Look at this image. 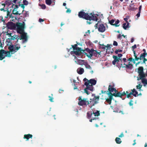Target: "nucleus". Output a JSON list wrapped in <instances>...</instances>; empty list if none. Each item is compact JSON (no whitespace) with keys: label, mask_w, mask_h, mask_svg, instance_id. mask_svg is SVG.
<instances>
[{"label":"nucleus","mask_w":147,"mask_h":147,"mask_svg":"<svg viewBox=\"0 0 147 147\" xmlns=\"http://www.w3.org/2000/svg\"><path fill=\"white\" fill-rule=\"evenodd\" d=\"M86 51L88 52L89 54V56L92 57V56H94L95 57H98L101 56L100 54L101 52L99 51L98 52L96 50H94L93 49H90L88 48L86 49Z\"/></svg>","instance_id":"nucleus-7"},{"label":"nucleus","mask_w":147,"mask_h":147,"mask_svg":"<svg viewBox=\"0 0 147 147\" xmlns=\"http://www.w3.org/2000/svg\"><path fill=\"white\" fill-rule=\"evenodd\" d=\"M41 7L43 9H45L46 8V6L45 5L42 4L41 5Z\"/></svg>","instance_id":"nucleus-37"},{"label":"nucleus","mask_w":147,"mask_h":147,"mask_svg":"<svg viewBox=\"0 0 147 147\" xmlns=\"http://www.w3.org/2000/svg\"><path fill=\"white\" fill-rule=\"evenodd\" d=\"M18 37V36L16 35H14L12 36V39L14 40V39H16Z\"/></svg>","instance_id":"nucleus-34"},{"label":"nucleus","mask_w":147,"mask_h":147,"mask_svg":"<svg viewBox=\"0 0 147 147\" xmlns=\"http://www.w3.org/2000/svg\"><path fill=\"white\" fill-rule=\"evenodd\" d=\"M121 35L119 34L118 35L117 38H118L121 40Z\"/></svg>","instance_id":"nucleus-42"},{"label":"nucleus","mask_w":147,"mask_h":147,"mask_svg":"<svg viewBox=\"0 0 147 147\" xmlns=\"http://www.w3.org/2000/svg\"><path fill=\"white\" fill-rule=\"evenodd\" d=\"M11 4V1L9 0H7L5 1L4 3H0V6H2L4 8L5 7V5H7L8 6L10 5Z\"/></svg>","instance_id":"nucleus-15"},{"label":"nucleus","mask_w":147,"mask_h":147,"mask_svg":"<svg viewBox=\"0 0 147 147\" xmlns=\"http://www.w3.org/2000/svg\"><path fill=\"white\" fill-rule=\"evenodd\" d=\"M142 82L144 84V86H145L147 85V80L144 78H142Z\"/></svg>","instance_id":"nucleus-22"},{"label":"nucleus","mask_w":147,"mask_h":147,"mask_svg":"<svg viewBox=\"0 0 147 147\" xmlns=\"http://www.w3.org/2000/svg\"><path fill=\"white\" fill-rule=\"evenodd\" d=\"M19 23H17L16 25L15 24L12 22H9L7 24V26L8 28L11 29H17V26L18 24Z\"/></svg>","instance_id":"nucleus-12"},{"label":"nucleus","mask_w":147,"mask_h":147,"mask_svg":"<svg viewBox=\"0 0 147 147\" xmlns=\"http://www.w3.org/2000/svg\"><path fill=\"white\" fill-rule=\"evenodd\" d=\"M86 33H88L89 34L90 33V31L89 30H88V31L87 32H86Z\"/></svg>","instance_id":"nucleus-58"},{"label":"nucleus","mask_w":147,"mask_h":147,"mask_svg":"<svg viewBox=\"0 0 147 147\" xmlns=\"http://www.w3.org/2000/svg\"><path fill=\"white\" fill-rule=\"evenodd\" d=\"M71 12V10L69 9H67V10L66 11L67 13H70Z\"/></svg>","instance_id":"nucleus-41"},{"label":"nucleus","mask_w":147,"mask_h":147,"mask_svg":"<svg viewBox=\"0 0 147 147\" xmlns=\"http://www.w3.org/2000/svg\"><path fill=\"white\" fill-rule=\"evenodd\" d=\"M129 60L131 61H132L134 62V63H135V60L134 59H133L132 58H130L129 59Z\"/></svg>","instance_id":"nucleus-35"},{"label":"nucleus","mask_w":147,"mask_h":147,"mask_svg":"<svg viewBox=\"0 0 147 147\" xmlns=\"http://www.w3.org/2000/svg\"><path fill=\"white\" fill-rule=\"evenodd\" d=\"M86 61L84 60L79 59L77 61H75V62L79 65H84V63H86Z\"/></svg>","instance_id":"nucleus-18"},{"label":"nucleus","mask_w":147,"mask_h":147,"mask_svg":"<svg viewBox=\"0 0 147 147\" xmlns=\"http://www.w3.org/2000/svg\"><path fill=\"white\" fill-rule=\"evenodd\" d=\"M83 80L84 82H88V81H89V80H88V79H87L86 78H85Z\"/></svg>","instance_id":"nucleus-45"},{"label":"nucleus","mask_w":147,"mask_h":147,"mask_svg":"<svg viewBox=\"0 0 147 147\" xmlns=\"http://www.w3.org/2000/svg\"><path fill=\"white\" fill-rule=\"evenodd\" d=\"M113 58L114 59V60L112 62V63L113 65H116L119 68L121 67H125V66L124 65L125 63H123L120 58H118V57L115 56H113Z\"/></svg>","instance_id":"nucleus-5"},{"label":"nucleus","mask_w":147,"mask_h":147,"mask_svg":"<svg viewBox=\"0 0 147 147\" xmlns=\"http://www.w3.org/2000/svg\"><path fill=\"white\" fill-rule=\"evenodd\" d=\"M129 104L130 106H131L132 105V104L131 103V102H130Z\"/></svg>","instance_id":"nucleus-61"},{"label":"nucleus","mask_w":147,"mask_h":147,"mask_svg":"<svg viewBox=\"0 0 147 147\" xmlns=\"http://www.w3.org/2000/svg\"><path fill=\"white\" fill-rule=\"evenodd\" d=\"M133 95L135 96H136V95L138 94V92L135 89H134L132 90V92H131Z\"/></svg>","instance_id":"nucleus-23"},{"label":"nucleus","mask_w":147,"mask_h":147,"mask_svg":"<svg viewBox=\"0 0 147 147\" xmlns=\"http://www.w3.org/2000/svg\"><path fill=\"white\" fill-rule=\"evenodd\" d=\"M96 83V80L94 79H92L89 80L88 82H85L84 85L87 86V89L91 91L93 90V85H95Z\"/></svg>","instance_id":"nucleus-6"},{"label":"nucleus","mask_w":147,"mask_h":147,"mask_svg":"<svg viewBox=\"0 0 147 147\" xmlns=\"http://www.w3.org/2000/svg\"><path fill=\"white\" fill-rule=\"evenodd\" d=\"M127 63H125L124 65H125V67L129 69L132 68L133 67L132 65L130 64L129 63L128 64Z\"/></svg>","instance_id":"nucleus-21"},{"label":"nucleus","mask_w":147,"mask_h":147,"mask_svg":"<svg viewBox=\"0 0 147 147\" xmlns=\"http://www.w3.org/2000/svg\"><path fill=\"white\" fill-rule=\"evenodd\" d=\"M92 111H89L87 113V116L88 118L90 119L91 118V116L92 115Z\"/></svg>","instance_id":"nucleus-26"},{"label":"nucleus","mask_w":147,"mask_h":147,"mask_svg":"<svg viewBox=\"0 0 147 147\" xmlns=\"http://www.w3.org/2000/svg\"><path fill=\"white\" fill-rule=\"evenodd\" d=\"M99 100V97L98 96H94L92 99H90V101H88V105L89 106L91 107L95 104L98 103V101Z\"/></svg>","instance_id":"nucleus-8"},{"label":"nucleus","mask_w":147,"mask_h":147,"mask_svg":"<svg viewBox=\"0 0 147 147\" xmlns=\"http://www.w3.org/2000/svg\"><path fill=\"white\" fill-rule=\"evenodd\" d=\"M45 2L47 4L50 5L51 3V0H46Z\"/></svg>","instance_id":"nucleus-31"},{"label":"nucleus","mask_w":147,"mask_h":147,"mask_svg":"<svg viewBox=\"0 0 147 147\" xmlns=\"http://www.w3.org/2000/svg\"><path fill=\"white\" fill-rule=\"evenodd\" d=\"M17 1V0H13V2L14 3H16Z\"/></svg>","instance_id":"nucleus-57"},{"label":"nucleus","mask_w":147,"mask_h":147,"mask_svg":"<svg viewBox=\"0 0 147 147\" xmlns=\"http://www.w3.org/2000/svg\"><path fill=\"white\" fill-rule=\"evenodd\" d=\"M66 5V3H63V5L64 6H65Z\"/></svg>","instance_id":"nucleus-60"},{"label":"nucleus","mask_w":147,"mask_h":147,"mask_svg":"<svg viewBox=\"0 0 147 147\" xmlns=\"http://www.w3.org/2000/svg\"><path fill=\"white\" fill-rule=\"evenodd\" d=\"M134 41V38H131V42H133Z\"/></svg>","instance_id":"nucleus-51"},{"label":"nucleus","mask_w":147,"mask_h":147,"mask_svg":"<svg viewBox=\"0 0 147 147\" xmlns=\"http://www.w3.org/2000/svg\"><path fill=\"white\" fill-rule=\"evenodd\" d=\"M146 56V54L145 53H142L140 57V59L144 58Z\"/></svg>","instance_id":"nucleus-30"},{"label":"nucleus","mask_w":147,"mask_h":147,"mask_svg":"<svg viewBox=\"0 0 147 147\" xmlns=\"http://www.w3.org/2000/svg\"><path fill=\"white\" fill-rule=\"evenodd\" d=\"M87 90H89L88 89H87V87L85 89H84L85 92L87 94H89L90 93L87 91Z\"/></svg>","instance_id":"nucleus-36"},{"label":"nucleus","mask_w":147,"mask_h":147,"mask_svg":"<svg viewBox=\"0 0 147 147\" xmlns=\"http://www.w3.org/2000/svg\"><path fill=\"white\" fill-rule=\"evenodd\" d=\"M98 15L96 14H92L91 13L90 14V16L88 15V19L87 20H92L94 21H97V17L98 16Z\"/></svg>","instance_id":"nucleus-14"},{"label":"nucleus","mask_w":147,"mask_h":147,"mask_svg":"<svg viewBox=\"0 0 147 147\" xmlns=\"http://www.w3.org/2000/svg\"><path fill=\"white\" fill-rule=\"evenodd\" d=\"M129 17L128 16H127L126 18H124V20L125 21H126L127 22H127H128L127 21V20L129 19Z\"/></svg>","instance_id":"nucleus-38"},{"label":"nucleus","mask_w":147,"mask_h":147,"mask_svg":"<svg viewBox=\"0 0 147 147\" xmlns=\"http://www.w3.org/2000/svg\"><path fill=\"white\" fill-rule=\"evenodd\" d=\"M15 9H14L13 10V13L14 14H17V13H16V12H14V11H15Z\"/></svg>","instance_id":"nucleus-54"},{"label":"nucleus","mask_w":147,"mask_h":147,"mask_svg":"<svg viewBox=\"0 0 147 147\" xmlns=\"http://www.w3.org/2000/svg\"><path fill=\"white\" fill-rule=\"evenodd\" d=\"M49 97L50 98L49 99V100H50V101L51 102H53V98H52V97H51L50 96H49Z\"/></svg>","instance_id":"nucleus-47"},{"label":"nucleus","mask_w":147,"mask_h":147,"mask_svg":"<svg viewBox=\"0 0 147 147\" xmlns=\"http://www.w3.org/2000/svg\"><path fill=\"white\" fill-rule=\"evenodd\" d=\"M140 12L139 11L137 14L136 15V16L138 18L140 16Z\"/></svg>","instance_id":"nucleus-44"},{"label":"nucleus","mask_w":147,"mask_h":147,"mask_svg":"<svg viewBox=\"0 0 147 147\" xmlns=\"http://www.w3.org/2000/svg\"><path fill=\"white\" fill-rule=\"evenodd\" d=\"M143 68L142 67H140L138 70L139 76L140 79L145 77V74L143 72Z\"/></svg>","instance_id":"nucleus-11"},{"label":"nucleus","mask_w":147,"mask_h":147,"mask_svg":"<svg viewBox=\"0 0 147 147\" xmlns=\"http://www.w3.org/2000/svg\"><path fill=\"white\" fill-rule=\"evenodd\" d=\"M123 136V133H121L120 135L119 136V137H122Z\"/></svg>","instance_id":"nucleus-50"},{"label":"nucleus","mask_w":147,"mask_h":147,"mask_svg":"<svg viewBox=\"0 0 147 147\" xmlns=\"http://www.w3.org/2000/svg\"><path fill=\"white\" fill-rule=\"evenodd\" d=\"M23 3V4L25 5H27L28 4V2L26 0H24Z\"/></svg>","instance_id":"nucleus-32"},{"label":"nucleus","mask_w":147,"mask_h":147,"mask_svg":"<svg viewBox=\"0 0 147 147\" xmlns=\"http://www.w3.org/2000/svg\"><path fill=\"white\" fill-rule=\"evenodd\" d=\"M108 90L110 93L105 92L102 94V96L103 97L102 98L106 99V101L109 104H111L112 99V96L111 94L115 96L121 97L122 96L121 93L117 92V91L114 88V85L113 84L109 86Z\"/></svg>","instance_id":"nucleus-1"},{"label":"nucleus","mask_w":147,"mask_h":147,"mask_svg":"<svg viewBox=\"0 0 147 147\" xmlns=\"http://www.w3.org/2000/svg\"><path fill=\"white\" fill-rule=\"evenodd\" d=\"M145 147H147V144H146L145 145Z\"/></svg>","instance_id":"nucleus-64"},{"label":"nucleus","mask_w":147,"mask_h":147,"mask_svg":"<svg viewBox=\"0 0 147 147\" xmlns=\"http://www.w3.org/2000/svg\"><path fill=\"white\" fill-rule=\"evenodd\" d=\"M93 113L94 115V116H98L100 115L99 111H96L95 112L93 111Z\"/></svg>","instance_id":"nucleus-29"},{"label":"nucleus","mask_w":147,"mask_h":147,"mask_svg":"<svg viewBox=\"0 0 147 147\" xmlns=\"http://www.w3.org/2000/svg\"><path fill=\"white\" fill-rule=\"evenodd\" d=\"M141 7H142L141 5L140 6L139 8V11L141 12Z\"/></svg>","instance_id":"nucleus-53"},{"label":"nucleus","mask_w":147,"mask_h":147,"mask_svg":"<svg viewBox=\"0 0 147 147\" xmlns=\"http://www.w3.org/2000/svg\"><path fill=\"white\" fill-rule=\"evenodd\" d=\"M119 20H117L116 21H115V23L113 25L115 26H118L119 25L118 24L119 23Z\"/></svg>","instance_id":"nucleus-28"},{"label":"nucleus","mask_w":147,"mask_h":147,"mask_svg":"<svg viewBox=\"0 0 147 147\" xmlns=\"http://www.w3.org/2000/svg\"><path fill=\"white\" fill-rule=\"evenodd\" d=\"M113 45L114 46H117V43L115 41H114L113 42Z\"/></svg>","instance_id":"nucleus-40"},{"label":"nucleus","mask_w":147,"mask_h":147,"mask_svg":"<svg viewBox=\"0 0 147 147\" xmlns=\"http://www.w3.org/2000/svg\"><path fill=\"white\" fill-rule=\"evenodd\" d=\"M79 102L78 103L79 105L81 106L86 105H88V101L87 100V99L85 98L82 99L80 97L78 98Z\"/></svg>","instance_id":"nucleus-10"},{"label":"nucleus","mask_w":147,"mask_h":147,"mask_svg":"<svg viewBox=\"0 0 147 147\" xmlns=\"http://www.w3.org/2000/svg\"><path fill=\"white\" fill-rule=\"evenodd\" d=\"M20 48V47L19 45H10L9 47L10 51L6 52L3 50H1L0 51V60H2L5 57H10L11 54L14 53Z\"/></svg>","instance_id":"nucleus-2"},{"label":"nucleus","mask_w":147,"mask_h":147,"mask_svg":"<svg viewBox=\"0 0 147 147\" xmlns=\"http://www.w3.org/2000/svg\"><path fill=\"white\" fill-rule=\"evenodd\" d=\"M115 141L116 142V143L117 144H120L121 143V140L120 138H117L115 139Z\"/></svg>","instance_id":"nucleus-27"},{"label":"nucleus","mask_w":147,"mask_h":147,"mask_svg":"<svg viewBox=\"0 0 147 147\" xmlns=\"http://www.w3.org/2000/svg\"><path fill=\"white\" fill-rule=\"evenodd\" d=\"M87 24H91V22H90V21H87Z\"/></svg>","instance_id":"nucleus-56"},{"label":"nucleus","mask_w":147,"mask_h":147,"mask_svg":"<svg viewBox=\"0 0 147 147\" xmlns=\"http://www.w3.org/2000/svg\"><path fill=\"white\" fill-rule=\"evenodd\" d=\"M129 23L128 22H127V23H124L123 25V28L125 30L127 29V28H129Z\"/></svg>","instance_id":"nucleus-19"},{"label":"nucleus","mask_w":147,"mask_h":147,"mask_svg":"<svg viewBox=\"0 0 147 147\" xmlns=\"http://www.w3.org/2000/svg\"><path fill=\"white\" fill-rule=\"evenodd\" d=\"M9 12L7 11V17H8L9 16Z\"/></svg>","instance_id":"nucleus-49"},{"label":"nucleus","mask_w":147,"mask_h":147,"mask_svg":"<svg viewBox=\"0 0 147 147\" xmlns=\"http://www.w3.org/2000/svg\"><path fill=\"white\" fill-rule=\"evenodd\" d=\"M126 59L125 58H124L123 59V63H127V62H126Z\"/></svg>","instance_id":"nucleus-39"},{"label":"nucleus","mask_w":147,"mask_h":147,"mask_svg":"<svg viewBox=\"0 0 147 147\" xmlns=\"http://www.w3.org/2000/svg\"><path fill=\"white\" fill-rule=\"evenodd\" d=\"M109 22L111 25H113L114 24L113 23L114 22L115 20H114L113 19L109 21Z\"/></svg>","instance_id":"nucleus-33"},{"label":"nucleus","mask_w":147,"mask_h":147,"mask_svg":"<svg viewBox=\"0 0 147 147\" xmlns=\"http://www.w3.org/2000/svg\"><path fill=\"white\" fill-rule=\"evenodd\" d=\"M84 65L86 68L90 70H92V67H91L90 65L88 64L87 61H86V63H84Z\"/></svg>","instance_id":"nucleus-20"},{"label":"nucleus","mask_w":147,"mask_h":147,"mask_svg":"<svg viewBox=\"0 0 147 147\" xmlns=\"http://www.w3.org/2000/svg\"><path fill=\"white\" fill-rule=\"evenodd\" d=\"M77 71L79 74L81 75L84 72V70L83 68L80 67L77 69Z\"/></svg>","instance_id":"nucleus-17"},{"label":"nucleus","mask_w":147,"mask_h":147,"mask_svg":"<svg viewBox=\"0 0 147 147\" xmlns=\"http://www.w3.org/2000/svg\"><path fill=\"white\" fill-rule=\"evenodd\" d=\"M44 21V20L41 19V18H40L39 20V22H43Z\"/></svg>","instance_id":"nucleus-48"},{"label":"nucleus","mask_w":147,"mask_h":147,"mask_svg":"<svg viewBox=\"0 0 147 147\" xmlns=\"http://www.w3.org/2000/svg\"><path fill=\"white\" fill-rule=\"evenodd\" d=\"M122 56V54H119L118 55V57H119V58L121 57Z\"/></svg>","instance_id":"nucleus-46"},{"label":"nucleus","mask_w":147,"mask_h":147,"mask_svg":"<svg viewBox=\"0 0 147 147\" xmlns=\"http://www.w3.org/2000/svg\"><path fill=\"white\" fill-rule=\"evenodd\" d=\"M137 47V46L136 45H135L133 46L132 47V50L134 54V56L135 57V60L136 61H138L139 59V58H138L137 56L136 55V52L134 50V49H136Z\"/></svg>","instance_id":"nucleus-16"},{"label":"nucleus","mask_w":147,"mask_h":147,"mask_svg":"<svg viewBox=\"0 0 147 147\" xmlns=\"http://www.w3.org/2000/svg\"><path fill=\"white\" fill-rule=\"evenodd\" d=\"M32 135L30 134H28L27 135H25L24 136V138H26L27 139H28L29 138H32Z\"/></svg>","instance_id":"nucleus-24"},{"label":"nucleus","mask_w":147,"mask_h":147,"mask_svg":"<svg viewBox=\"0 0 147 147\" xmlns=\"http://www.w3.org/2000/svg\"><path fill=\"white\" fill-rule=\"evenodd\" d=\"M77 45L76 44L72 46L73 51L70 52L71 55H73L75 59H77V57H82V53L81 49L77 47Z\"/></svg>","instance_id":"nucleus-4"},{"label":"nucleus","mask_w":147,"mask_h":147,"mask_svg":"<svg viewBox=\"0 0 147 147\" xmlns=\"http://www.w3.org/2000/svg\"><path fill=\"white\" fill-rule=\"evenodd\" d=\"M132 94L131 93V92L130 93L127 95V97L128 98H129V97H131V95Z\"/></svg>","instance_id":"nucleus-43"},{"label":"nucleus","mask_w":147,"mask_h":147,"mask_svg":"<svg viewBox=\"0 0 147 147\" xmlns=\"http://www.w3.org/2000/svg\"><path fill=\"white\" fill-rule=\"evenodd\" d=\"M117 112L118 113H120V112H122L121 111H117Z\"/></svg>","instance_id":"nucleus-62"},{"label":"nucleus","mask_w":147,"mask_h":147,"mask_svg":"<svg viewBox=\"0 0 147 147\" xmlns=\"http://www.w3.org/2000/svg\"><path fill=\"white\" fill-rule=\"evenodd\" d=\"M94 119H91L90 120V122H92V120H94Z\"/></svg>","instance_id":"nucleus-59"},{"label":"nucleus","mask_w":147,"mask_h":147,"mask_svg":"<svg viewBox=\"0 0 147 147\" xmlns=\"http://www.w3.org/2000/svg\"><path fill=\"white\" fill-rule=\"evenodd\" d=\"M88 14L85 13L83 11H81L79 12L78 13V16L80 18H84L86 20H88Z\"/></svg>","instance_id":"nucleus-13"},{"label":"nucleus","mask_w":147,"mask_h":147,"mask_svg":"<svg viewBox=\"0 0 147 147\" xmlns=\"http://www.w3.org/2000/svg\"><path fill=\"white\" fill-rule=\"evenodd\" d=\"M121 94H122V95L123 96H124L126 94L125 92H124L122 93H121Z\"/></svg>","instance_id":"nucleus-52"},{"label":"nucleus","mask_w":147,"mask_h":147,"mask_svg":"<svg viewBox=\"0 0 147 147\" xmlns=\"http://www.w3.org/2000/svg\"><path fill=\"white\" fill-rule=\"evenodd\" d=\"M24 22L23 23H19L17 25V30L18 33L21 34V38L20 39H23V42H25L27 41V37L26 34L24 32V25L23 24Z\"/></svg>","instance_id":"nucleus-3"},{"label":"nucleus","mask_w":147,"mask_h":147,"mask_svg":"<svg viewBox=\"0 0 147 147\" xmlns=\"http://www.w3.org/2000/svg\"><path fill=\"white\" fill-rule=\"evenodd\" d=\"M91 73H92V74L93 72V70H91Z\"/></svg>","instance_id":"nucleus-63"},{"label":"nucleus","mask_w":147,"mask_h":147,"mask_svg":"<svg viewBox=\"0 0 147 147\" xmlns=\"http://www.w3.org/2000/svg\"><path fill=\"white\" fill-rule=\"evenodd\" d=\"M98 30L99 32H104L105 30V28L104 25L100 23L99 22L96 24L94 27L96 29L98 28Z\"/></svg>","instance_id":"nucleus-9"},{"label":"nucleus","mask_w":147,"mask_h":147,"mask_svg":"<svg viewBox=\"0 0 147 147\" xmlns=\"http://www.w3.org/2000/svg\"><path fill=\"white\" fill-rule=\"evenodd\" d=\"M0 10L1 11H5L4 10V9H3V8H1V9H0Z\"/></svg>","instance_id":"nucleus-55"},{"label":"nucleus","mask_w":147,"mask_h":147,"mask_svg":"<svg viewBox=\"0 0 147 147\" xmlns=\"http://www.w3.org/2000/svg\"><path fill=\"white\" fill-rule=\"evenodd\" d=\"M138 85L136 86V88L137 89H140L142 86V85L141 84V83L140 82H138Z\"/></svg>","instance_id":"nucleus-25"}]
</instances>
